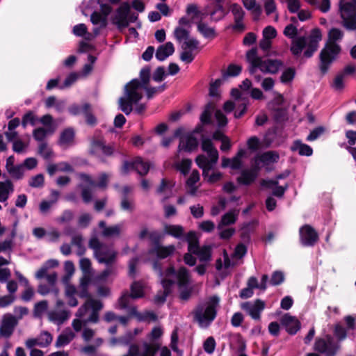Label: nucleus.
<instances>
[{"label": "nucleus", "mask_w": 356, "mask_h": 356, "mask_svg": "<svg viewBox=\"0 0 356 356\" xmlns=\"http://www.w3.org/2000/svg\"><path fill=\"white\" fill-rule=\"evenodd\" d=\"M322 39L321 32L318 29L312 31L308 37H298L292 40L291 51L295 56L300 55L303 48H306L304 55L309 58L317 50L318 42Z\"/></svg>", "instance_id": "obj_7"}, {"label": "nucleus", "mask_w": 356, "mask_h": 356, "mask_svg": "<svg viewBox=\"0 0 356 356\" xmlns=\"http://www.w3.org/2000/svg\"><path fill=\"white\" fill-rule=\"evenodd\" d=\"M38 153L45 159H49L53 156L52 149L45 143H42L39 145Z\"/></svg>", "instance_id": "obj_56"}, {"label": "nucleus", "mask_w": 356, "mask_h": 356, "mask_svg": "<svg viewBox=\"0 0 356 356\" xmlns=\"http://www.w3.org/2000/svg\"><path fill=\"white\" fill-rule=\"evenodd\" d=\"M334 334L339 341L344 340L347 336L346 330L339 324L335 325Z\"/></svg>", "instance_id": "obj_63"}, {"label": "nucleus", "mask_w": 356, "mask_h": 356, "mask_svg": "<svg viewBox=\"0 0 356 356\" xmlns=\"http://www.w3.org/2000/svg\"><path fill=\"white\" fill-rule=\"evenodd\" d=\"M72 245L76 248V254L81 256L84 254L86 248L83 244V239L81 235H75L72 237Z\"/></svg>", "instance_id": "obj_47"}, {"label": "nucleus", "mask_w": 356, "mask_h": 356, "mask_svg": "<svg viewBox=\"0 0 356 356\" xmlns=\"http://www.w3.org/2000/svg\"><path fill=\"white\" fill-rule=\"evenodd\" d=\"M68 317V313L65 310H54L48 313L49 320L57 325L63 323Z\"/></svg>", "instance_id": "obj_36"}, {"label": "nucleus", "mask_w": 356, "mask_h": 356, "mask_svg": "<svg viewBox=\"0 0 356 356\" xmlns=\"http://www.w3.org/2000/svg\"><path fill=\"white\" fill-rule=\"evenodd\" d=\"M197 31L205 38L213 39L216 35L215 29L202 21L197 24Z\"/></svg>", "instance_id": "obj_40"}, {"label": "nucleus", "mask_w": 356, "mask_h": 356, "mask_svg": "<svg viewBox=\"0 0 356 356\" xmlns=\"http://www.w3.org/2000/svg\"><path fill=\"white\" fill-rule=\"evenodd\" d=\"M227 201L224 197H220L218 201V204L216 206H214L211 209V215L217 216L222 211H223L227 206Z\"/></svg>", "instance_id": "obj_62"}, {"label": "nucleus", "mask_w": 356, "mask_h": 356, "mask_svg": "<svg viewBox=\"0 0 356 356\" xmlns=\"http://www.w3.org/2000/svg\"><path fill=\"white\" fill-rule=\"evenodd\" d=\"M79 177L81 180L80 187L82 188L81 195L86 203L90 202L92 199V188L95 187L105 188L109 179V175L106 173L99 175L97 183L86 174H80Z\"/></svg>", "instance_id": "obj_11"}, {"label": "nucleus", "mask_w": 356, "mask_h": 356, "mask_svg": "<svg viewBox=\"0 0 356 356\" xmlns=\"http://www.w3.org/2000/svg\"><path fill=\"white\" fill-rule=\"evenodd\" d=\"M13 191L14 186L10 180L0 181V202H6Z\"/></svg>", "instance_id": "obj_35"}, {"label": "nucleus", "mask_w": 356, "mask_h": 356, "mask_svg": "<svg viewBox=\"0 0 356 356\" xmlns=\"http://www.w3.org/2000/svg\"><path fill=\"white\" fill-rule=\"evenodd\" d=\"M158 270L161 277L163 292L159 293L155 296L154 302L157 304L165 302L166 296L170 293L172 285L177 284L179 289L186 288L190 282L189 273L184 267L179 268L177 271L173 267H169L164 274L161 273L159 269Z\"/></svg>", "instance_id": "obj_3"}, {"label": "nucleus", "mask_w": 356, "mask_h": 356, "mask_svg": "<svg viewBox=\"0 0 356 356\" xmlns=\"http://www.w3.org/2000/svg\"><path fill=\"white\" fill-rule=\"evenodd\" d=\"M97 3L99 6L101 12L105 15H108L111 11L112 8L109 0H97Z\"/></svg>", "instance_id": "obj_64"}, {"label": "nucleus", "mask_w": 356, "mask_h": 356, "mask_svg": "<svg viewBox=\"0 0 356 356\" xmlns=\"http://www.w3.org/2000/svg\"><path fill=\"white\" fill-rule=\"evenodd\" d=\"M229 10L234 15V24L233 29L238 31H241L244 29L243 19L245 13L242 7L237 3H232L229 7Z\"/></svg>", "instance_id": "obj_25"}, {"label": "nucleus", "mask_w": 356, "mask_h": 356, "mask_svg": "<svg viewBox=\"0 0 356 356\" xmlns=\"http://www.w3.org/2000/svg\"><path fill=\"white\" fill-rule=\"evenodd\" d=\"M201 147L207 155H198L195 159V163L202 169L204 179L210 184L216 183L222 177V172L213 170L218 160V150L214 147L211 140L207 138H202Z\"/></svg>", "instance_id": "obj_1"}, {"label": "nucleus", "mask_w": 356, "mask_h": 356, "mask_svg": "<svg viewBox=\"0 0 356 356\" xmlns=\"http://www.w3.org/2000/svg\"><path fill=\"white\" fill-rule=\"evenodd\" d=\"M90 153L96 156H111L113 153V148L106 145L104 140L100 137H93L90 140Z\"/></svg>", "instance_id": "obj_18"}, {"label": "nucleus", "mask_w": 356, "mask_h": 356, "mask_svg": "<svg viewBox=\"0 0 356 356\" xmlns=\"http://www.w3.org/2000/svg\"><path fill=\"white\" fill-rule=\"evenodd\" d=\"M299 233L300 243L305 246H313L318 241V235L310 225L301 227Z\"/></svg>", "instance_id": "obj_20"}, {"label": "nucleus", "mask_w": 356, "mask_h": 356, "mask_svg": "<svg viewBox=\"0 0 356 356\" xmlns=\"http://www.w3.org/2000/svg\"><path fill=\"white\" fill-rule=\"evenodd\" d=\"M291 149L294 151H298L299 154L302 156H311L313 153L312 147L306 144H303L300 141H296Z\"/></svg>", "instance_id": "obj_44"}, {"label": "nucleus", "mask_w": 356, "mask_h": 356, "mask_svg": "<svg viewBox=\"0 0 356 356\" xmlns=\"http://www.w3.org/2000/svg\"><path fill=\"white\" fill-rule=\"evenodd\" d=\"M102 303L92 298H89L76 312V316L79 318L72 321V327L76 332H79L83 324L87 323H97L98 321V312L102 308Z\"/></svg>", "instance_id": "obj_6"}, {"label": "nucleus", "mask_w": 356, "mask_h": 356, "mask_svg": "<svg viewBox=\"0 0 356 356\" xmlns=\"http://www.w3.org/2000/svg\"><path fill=\"white\" fill-rule=\"evenodd\" d=\"M219 302V297L213 296L197 306L195 312V318L200 327H206L214 320Z\"/></svg>", "instance_id": "obj_9"}, {"label": "nucleus", "mask_w": 356, "mask_h": 356, "mask_svg": "<svg viewBox=\"0 0 356 356\" xmlns=\"http://www.w3.org/2000/svg\"><path fill=\"white\" fill-rule=\"evenodd\" d=\"M131 6L128 2L122 3L115 10L113 17V23L120 30L127 27L130 22H135L138 20V15L130 13Z\"/></svg>", "instance_id": "obj_13"}, {"label": "nucleus", "mask_w": 356, "mask_h": 356, "mask_svg": "<svg viewBox=\"0 0 356 356\" xmlns=\"http://www.w3.org/2000/svg\"><path fill=\"white\" fill-rule=\"evenodd\" d=\"M38 121L46 127L49 134H53L56 131V126L54 124L53 118L50 115H44L40 118Z\"/></svg>", "instance_id": "obj_49"}, {"label": "nucleus", "mask_w": 356, "mask_h": 356, "mask_svg": "<svg viewBox=\"0 0 356 356\" xmlns=\"http://www.w3.org/2000/svg\"><path fill=\"white\" fill-rule=\"evenodd\" d=\"M188 29L177 26L174 31V36L181 44L182 51L180 59L186 63H191L196 54L200 51V42L195 38L190 36Z\"/></svg>", "instance_id": "obj_5"}, {"label": "nucleus", "mask_w": 356, "mask_h": 356, "mask_svg": "<svg viewBox=\"0 0 356 356\" xmlns=\"http://www.w3.org/2000/svg\"><path fill=\"white\" fill-rule=\"evenodd\" d=\"M83 111V115L86 118V120L88 124L94 125L96 124V118L91 114L90 106L88 104H84L82 108Z\"/></svg>", "instance_id": "obj_55"}, {"label": "nucleus", "mask_w": 356, "mask_h": 356, "mask_svg": "<svg viewBox=\"0 0 356 356\" xmlns=\"http://www.w3.org/2000/svg\"><path fill=\"white\" fill-rule=\"evenodd\" d=\"M200 173L197 170H193L189 178L188 179L186 184L188 188V192L191 195H194L197 189L196 184L200 181Z\"/></svg>", "instance_id": "obj_42"}, {"label": "nucleus", "mask_w": 356, "mask_h": 356, "mask_svg": "<svg viewBox=\"0 0 356 356\" xmlns=\"http://www.w3.org/2000/svg\"><path fill=\"white\" fill-rule=\"evenodd\" d=\"M89 247L93 250L95 257L99 263L109 266L115 261L117 252L113 248L101 243L96 237L90 240Z\"/></svg>", "instance_id": "obj_12"}, {"label": "nucleus", "mask_w": 356, "mask_h": 356, "mask_svg": "<svg viewBox=\"0 0 356 356\" xmlns=\"http://www.w3.org/2000/svg\"><path fill=\"white\" fill-rule=\"evenodd\" d=\"M247 59L250 64V72L254 76L257 81L261 80V77L256 74L257 70L264 73L275 74L282 66V63L278 60L267 59L263 60L257 56L255 49H251L247 53Z\"/></svg>", "instance_id": "obj_8"}, {"label": "nucleus", "mask_w": 356, "mask_h": 356, "mask_svg": "<svg viewBox=\"0 0 356 356\" xmlns=\"http://www.w3.org/2000/svg\"><path fill=\"white\" fill-rule=\"evenodd\" d=\"M191 161L190 159H182L180 162L176 161V167L177 168L180 170L184 175H186L188 173L191 165Z\"/></svg>", "instance_id": "obj_57"}, {"label": "nucleus", "mask_w": 356, "mask_h": 356, "mask_svg": "<svg viewBox=\"0 0 356 356\" xmlns=\"http://www.w3.org/2000/svg\"><path fill=\"white\" fill-rule=\"evenodd\" d=\"M138 334V330L136 329L134 333L127 332L124 336L119 338L120 344L123 346L129 345L134 339L135 336Z\"/></svg>", "instance_id": "obj_61"}, {"label": "nucleus", "mask_w": 356, "mask_h": 356, "mask_svg": "<svg viewBox=\"0 0 356 356\" xmlns=\"http://www.w3.org/2000/svg\"><path fill=\"white\" fill-rule=\"evenodd\" d=\"M175 51V47L171 42L161 45L156 50V58L161 61L164 60Z\"/></svg>", "instance_id": "obj_33"}, {"label": "nucleus", "mask_w": 356, "mask_h": 356, "mask_svg": "<svg viewBox=\"0 0 356 356\" xmlns=\"http://www.w3.org/2000/svg\"><path fill=\"white\" fill-rule=\"evenodd\" d=\"M163 233L175 238H179L184 234V228L178 225L165 224L163 227Z\"/></svg>", "instance_id": "obj_41"}, {"label": "nucleus", "mask_w": 356, "mask_h": 356, "mask_svg": "<svg viewBox=\"0 0 356 356\" xmlns=\"http://www.w3.org/2000/svg\"><path fill=\"white\" fill-rule=\"evenodd\" d=\"M147 285L140 281L134 282L131 285V294L124 293L118 300V307L120 309H127L131 316H138L136 309L134 307H129L131 299L143 298Z\"/></svg>", "instance_id": "obj_10"}, {"label": "nucleus", "mask_w": 356, "mask_h": 356, "mask_svg": "<svg viewBox=\"0 0 356 356\" xmlns=\"http://www.w3.org/2000/svg\"><path fill=\"white\" fill-rule=\"evenodd\" d=\"M9 175L15 179H20L24 174V168L23 165H17L8 170Z\"/></svg>", "instance_id": "obj_53"}, {"label": "nucleus", "mask_w": 356, "mask_h": 356, "mask_svg": "<svg viewBox=\"0 0 356 356\" xmlns=\"http://www.w3.org/2000/svg\"><path fill=\"white\" fill-rule=\"evenodd\" d=\"M202 15L209 16L211 21L220 20L225 15L223 8V0H210L209 3L202 10Z\"/></svg>", "instance_id": "obj_17"}, {"label": "nucleus", "mask_w": 356, "mask_h": 356, "mask_svg": "<svg viewBox=\"0 0 356 356\" xmlns=\"http://www.w3.org/2000/svg\"><path fill=\"white\" fill-rule=\"evenodd\" d=\"M107 16L102 13L94 12L91 15L90 20L94 25H99L100 28H103L106 26Z\"/></svg>", "instance_id": "obj_46"}, {"label": "nucleus", "mask_w": 356, "mask_h": 356, "mask_svg": "<svg viewBox=\"0 0 356 356\" xmlns=\"http://www.w3.org/2000/svg\"><path fill=\"white\" fill-rule=\"evenodd\" d=\"M173 183L170 181L162 179L157 188V194L161 196L162 201H165L172 195Z\"/></svg>", "instance_id": "obj_31"}, {"label": "nucleus", "mask_w": 356, "mask_h": 356, "mask_svg": "<svg viewBox=\"0 0 356 356\" xmlns=\"http://www.w3.org/2000/svg\"><path fill=\"white\" fill-rule=\"evenodd\" d=\"M175 250V248L172 245L168 246L156 245L152 252L156 254L159 258L164 259L171 255Z\"/></svg>", "instance_id": "obj_39"}, {"label": "nucleus", "mask_w": 356, "mask_h": 356, "mask_svg": "<svg viewBox=\"0 0 356 356\" xmlns=\"http://www.w3.org/2000/svg\"><path fill=\"white\" fill-rule=\"evenodd\" d=\"M264 6V11L266 15L269 16L275 14L277 12V6L275 0H261Z\"/></svg>", "instance_id": "obj_51"}, {"label": "nucleus", "mask_w": 356, "mask_h": 356, "mask_svg": "<svg viewBox=\"0 0 356 356\" xmlns=\"http://www.w3.org/2000/svg\"><path fill=\"white\" fill-rule=\"evenodd\" d=\"M74 337V332L70 328H66L58 337L56 345L57 347L64 346L68 344Z\"/></svg>", "instance_id": "obj_38"}, {"label": "nucleus", "mask_w": 356, "mask_h": 356, "mask_svg": "<svg viewBox=\"0 0 356 356\" xmlns=\"http://www.w3.org/2000/svg\"><path fill=\"white\" fill-rule=\"evenodd\" d=\"M339 348V343L336 342L330 335H327L325 339H317L315 343V349L325 356H334Z\"/></svg>", "instance_id": "obj_16"}, {"label": "nucleus", "mask_w": 356, "mask_h": 356, "mask_svg": "<svg viewBox=\"0 0 356 356\" xmlns=\"http://www.w3.org/2000/svg\"><path fill=\"white\" fill-rule=\"evenodd\" d=\"M65 271L66 273V275L63 277V282H67L69 279L72 276L74 273L75 268L74 264L70 261H67L64 264Z\"/></svg>", "instance_id": "obj_58"}, {"label": "nucleus", "mask_w": 356, "mask_h": 356, "mask_svg": "<svg viewBox=\"0 0 356 356\" xmlns=\"http://www.w3.org/2000/svg\"><path fill=\"white\" fill-rule=\"evenodd\" d=\"M38 291L42 296H46L49 293H54L56 298L58 297L59 291L56 286H51L50 285L48 286L46 284H40L38 289Z\"/></svg>", "instance_id": "obj_54"}, {"label": "nucleus", "mask_w": 356, "mask_h": 356, "mask_svg": "<svg viewBox=\"0 0 356 356\" xmlns=\"http://www.w3.org/2000/svg\"><path fill=\"white\" fill-rule=\"evenodd\" d=\"M18 319L10 314H6L2 316L0 325V337L9 338L17 326Z\"/></svg>", "instance_id": "obj_19"}, {"label": "nucleus", "mask_w": 356, "mask_h": 356, "mask_svg": "<svg viewBox=\"0 0 356 356\" xmlns=\"http://www.w3.org/2000/svg\"><path fill=\"white\" fill-rule=\"evenodd\" d=\"M186 240L188 243V252L193 254H195L200 249L198 245V239L196 234L194 232H190L186 236Z\"/></svg>", "instance_id": "obj_43"}, {"label": "nucleus", "mask_w": 356, "mask_h": 356, "mask_svg": "<svg viewBox=\"0 0 356 356\" xmlns=\"http://www.w3.org/2000/svg\"><path fill=\"white\" fill-rule=\"evenodd\" d=\"M259 170L252 163L250 169H245L241 171V175L237 179L238 182L245 185L250 184L257 178Z\"/></svg>", "instance_id": "obj_28"}, {"label": "nucleus", "mask_w": 356, "mask_h": 356, "mask_svg": "<svg viewBox=\"0 0 356 356\" xmlns=\"http://www.w3.org/2000/svg\"><path fill=\"white\" fill-rule=\"evenodd\" d=\"M261 185L272 188L273 195L277 197H282L287 188V186L285 187L279 186L277 180H263Z\"/></svg>", "instance_id": "obj_37"}, {"label": "nucleus", "mask_w": 356, "mask_h": 356, "mask_svg": "<svg viewBox=\"0 0 356 356\" xmlns=\"http://www.w3.org/2000/svg\"><path fill=\"white\" fill-rule=\"evenodd\" d=\"M343 33L338 29H332L328 33V40L325 47L320 54V70L325 74L328 71L330 65L336 59L340 52V47L337 43L341 40Z\"/></svg>", "instance_id": "obj_4"}, {"label": "nucleus", "mask_w": 356, "mask_h": 356, "mask_svg": "<svg viewBox=\"0 0 356 356\" xmlns=\"http://www.w3.org/2000/svg\"><path fill=\"white\" fill-rule=\"evenodd\" d=\"M238 210H232L224 214L218 225V229H222L225 226L234 224L238 218Z\"/></svg>", "instance_id": "obj_34"}, {"label": "nucleus", "mask_w": 356, "mask_h": 356, "mask_svg": "<svg viewBox=\"0 0 356 356\" xmlns=\"http://www.w3.org/2000/svg\"><path fill=\"white\" fill-rule=\"evenodd\" d=\"M141 82L133 79L125 86L124 96L119 99L120 110L129 115L133 110L132 105L136 104L143 97V88L147 85L150 78V69L145 67L140 72Z\"/></svg>", "instance_id": "obj_2"}, {"label": "nucleus", "mask_w": 356, "mask_h": 356, "mask_svg": "<svg viewBox=\"0 0 356 356\" xmlns=\"http://www.w3.org/2000/svg\"><path fill=\"white\" fill-rule=\"evenodd\" d=\"M49 130L44 127H39L33 131V136L36 140L42 141L49 135Z\"/></svg>", "instance_id": "obj_60"}, {"label": "nucleus", "mask_w": 356, "mask_h": 356, "mask_svg": "<svg viewBox=\"0 0 356 356\" xmlns=\"http://www.w3.org/2000/svg\"><path fill=\"white\" fill-rule=\"evenodd\" d=\"M340 15L343 26L348 30L356 29V0L350 2L341 1Z\"/></svg>", "instance_id": "obj_14"}, {"label": "nucleus", "mask_w": 356, "mask_h": 356, "mask_svg": "<svg viewBox=\"0 0 356 356\" xmlns=\"http://www.w3.org/2000/svg\"><path fill=\"white\" fill-rule=\"evenodd\" d=\"M278 155L273 152H267L256 156L252 161L256 168L260 170L262 167L276 162Z\"/></svg>", "instance_id": "obj_24"}, {"label": "nucleus", "mask_w": 356, "mask_h": 356, "mask_svg": "<svg viewBox=\"0 0 356 356\" xmlns=\"http://www.w3.org/2000/svg\"><path fill=\"white\" fill-rule=\"evenodd\" d=\"M241 307L253 319H259L260 314L265 307V302L261 300L254 302H245L241 304Z\"/></svg>", "instance_id": "obj_22"}, {"label": "nucleus", "mask_w": 356, "mask_h": 356, "mask_svg": "<svg viewBox=\"0 0 356 356\" xmlns=\"http://www.w3.org/2000/svg\"><path fill=\"white\" fill-rule=\"evenodd\" d=\"M149 167V163L144 161L141 158L137 157L132 162H124L122 172L127 173L131 170H135L140 175H145L148 172Z\"/></svg>", "instance_id": "obj_21"}, {"label": "nucleus", "mask_w": 356, "mask_h": 356, "mask_svg": "<svg viewBox=\"0 0 356 356\" xmlns=\"http://www.w3.org/2000/svg\"><path fill=\"white\" fill-rule=\"evenodd\" d=\"M195 254L198 257L201 262L207 263L211 260V247L210 245H205L200 248Z\"/></svg>", "instance_id": "obj_45"}, {"label": "nucleus", "mask_w": 356, "mask_h": 356, "mask_svg": "<svg viewBox=\"0 0 356 356\" xmlns=\"http://www.w3.org/2000/svg\"><path fill=\"white\" fill-rule=\"evenodd\" d=\"M215 106L211 103H209L206 106L203 113L200 116V120L202 123L210 122L211 114L213 112Z\"/></svg>", "instance_id": "obj_50"}, {"label": "nucleus", "mask_w": 356, "mask_h": 356, "mask_svg": "<svg viewBox=\"0 0 356 356\" xmlns=\"http://www.w3.org/2000/svg\"><path fill=\"white\" fill-rule=\"evenodd\" d=\"M99 227L102 229V236L105 238H113L120 236L124 228V224L119 223L111 226H106L104 221H100L99 222Z\"/></svg>", "instance_id": "obj_26"}, {"label": "nucleus", "mask_w": 356, "mask_h": 356, "mask_svg": "<svg viewBox=\"0 0 356 356\" xmlns=\"http://www.w3.org/2000/svg\"><path fill=\"white\" fill-rule=\"evenodd\" d=\"M197 140L193 134H186L182 136L180 135V143L179 145L178 151H193L197 147Z\"/></svg>", "instance_id": "obj_27"}, {"label": "nucleus", "mask_w": 356, "mask_h": 356, "mask_svg": "<svg viewBox=\"0 0 356 356\" xmlns=\"http://www.w3.org/2000/svg\"><path fill=\"white\" fill-rule=\"evenodd\" d=\"M281 323L290 334H295L300 328L299 321L289 314H285L281 319Z\"/></svg>", "instance_id": "obj_30"}, {"label": "nucleus", "mask_w": 356, "mask_h": 356, "mask_svg": "<svg viewBox=\"0 0 356 356\" xmlns=\"http://www.w3.org/2000/svg\"><path fill=\"white\" fill-rule=\"evenodd\" d=\"M231 94L237 101L236 103L228 101L225 103L223 108L225 112L229 113L234 110L235 106H237V110L234 112V117L239 118L245 113L248 100L243 97V93L237 88L232 89Z\"/></svg>", "instance_id": "obj_15"}, {"label": "nucleus", "mask_w": 356, "mask_h": 356, "mask_svg": "<svg viewBox=\"0 0 356 356\" xmlns=\"http://www.w3.org/2000/svg\"><path fill=\"white\" fill-rule=\"evenodd\" d=\"M38 340V346L44 348L48 346L52 341V336L48 332H43L37 338Z\"/></svg>", "instance_id": "obj_52"}, {"label": "nucleus", "mask_w": 356, "mask_h": 356, "mask_svg": "<svg viewBox=\"0 0 356 356\" xmlns=\"http://www.w3.org/2000/svg\"><path fill=\"white\" fill-rule=\"evenodd\" d=\"M295 76V70L289 67L286 69L282 74L280 77L281 81L282 83H289L291 82Z\"/></svg>", "instance_id": "obj_59"}, {"label": "nucleus", "mask_w": 356, "mask_h": 356, "mask_svg": "<svg viewBox=\"0 0 356 356\" xmlns=\"http://www.w3.org/2000/svg\"><path fill=\"white\" fill-rule=\"evenodd\" d=\"M346 77L339 72L333 79L332 87L337 91H341L345 87Z\"/></svg>", "instance_id": "obj_48"}, {"label": "nucleus", "mask_w": 356, "mask_h": 356, "mask_svg": "<svg viewBox=\"0 0 356 356\" xmlns=\"http://www.w3.org/2000/svg\"><path fill=\"white\" fill-rule=\"evenodd\" d=\"M247 156V150L240 149L236 156L232 159L222 158V167L230 168L232 170H239L242 167V159Z\"/></svg>", "instance_id": "obj_23"}, {"label": "nucleus", "mask_w": 356, "mask_h": 356, "mask_svg": "<svg viewBox=\"0 0 356 356\" xmlns=\"http://www.w3.org/2000/svg\"><path fill=\"white\" fill-rule=\"evenodd\" d=\"M244 7L250 12L254 20H258L262 13L261 6L257 3L256 0H242Z\"/></svg>", "instance_id": "obj_32"}, {"label": "nucleus", "mask_w": 356, "mask_h": 356, "mask_svg": "<svg viewBox=\"0 0 356 356\" xmlns=\"http://www.w3.org/2000/svg\"><path fill=\"white\" fill-rule=\"evenodd\" d=\"M74 144V131L72 128L63 130L58 140V145L63 148H67Z\"/></svg>", "instance_id": "obj_29"}]
</instances>
